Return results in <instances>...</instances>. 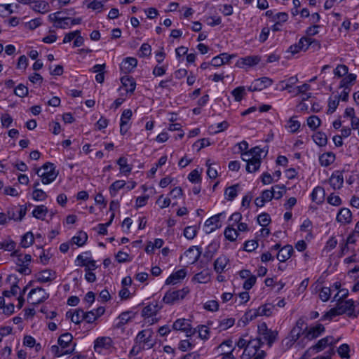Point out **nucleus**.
<instances>
[{"instance_id":"1","label":"nucleus","mask_w":359,"mask_h":359,"mask_svg":"<svg viewBox=\"0 0 359 359\" xmlns=\"http://www.w3.org/2000/svg\"><path fill=\"white\" fill-rule=\"evenodd\" d=\"M42 168L44 170V172L40 174L41 168H39L36 170V174L42 178L43 184H48L55 180L58 172L55 171V167L53 163H46L42 166Z\"/></svg>"},{"instance_id":"2","label":"nucleus","mask_w":359,"mask_h":359,"mask_svg":"<svg viewBox=\"0 0 359 359\" xmlns=\"http://www.w3.org/2000/svg\"><path fill=\"white\" fill-rule=\"evenodd\" d=\"M187 288H183L177 290H168L163 298V302L166 304H174L180 299H183L189 293Z\"/></svg>"},{"instance_id":"3","label":"nucleus","mask_w":359,"mask_h":359,"mask_svg":"<svg viewBox=\"0 0 359 359\" xmlns=\"http://www.w3.org/2000/svg\"><path fill=\"white\" fill-rule=\"evenodd\" d=\"M263 344L260 337L250 339L243 351V359H249L255 356Z\"/></svg>"},{"instance_id":"4","label":"nucleus","mask_w":359,"mask_h":359,"mask_svg":"<svg viewBox=\"0 0 359 359\" xmlns=\"http://www.w3.org/2000/svg\"><path fill=\"white\" fill-rule=\"evenodd\" d=\"M258 334L266 341L269 347L272 346L278 337V332L268 329L266 323H262L258 325Z\"/></svg>"},{"instance_id":"5","label":"nucleus","mask_w":359,"mask_h":359,"mask_svg":"<svg viewBox=\"0 0 359 359\" xmlns=\"http://www.w3.org/2000/svg\"><path fill=\"white\" fill-rule=\"evenodd\" d=\"M172 329L185 332L188 337L194 335L196 332V329H192L189 320L185 318L176 320L172 325Z\"/></svg>"},{"instance_id":"6","label":"nucleus","mask_w":359,"mask_h":359,"mask_svg":"<svg viewBox=\"0 0 359 359\" xmlns=\"http://www.w3.org/2000/svg\"><path fill=\"white\" fill-rule=\"evenodd\" d=\"M28 297L31 299L33 298L32 304L36 305L45 302L49 297V294H48L43 288L37 287L30 290L28 294Z\"/></svg>"},{"instance_id":"7","label":"nucleus","mask_w":359,"mask_h":359,"mask_svg":"<svg viewBox=\"0 0 359 359\" xmlns=\"http://www.w3.org/2000/svg\"><path fill=\"white\" fill-rule=\"evenodd\" d=\"M224 214V212H220L217 214L209 219H208L205 222V233H210L214 231L215 229L221 227L220 224V217Z\"/></svg>"},{"instance_id":"8","label":"nucleus","mask_w":359,"mask_h":359,"mask_svg":"<svg viewBox=\"0 0 359 359\" xmlns=\"http://www.w3.org/2000/svg\"><path fill=\"white\" fill-rule=\"evenodd\" d=\"M236 57L235 55H229L227 53H222L212 58L211 65L215 67H219L222 65H229L231 59Z\"/></svg>"},{"instance_id":"9","label":"nucleus","mask_w":359,"mask_h":359,"mask_svg":"<svg viewBox=\"0 0 359 359\" xmlns=\"http://www.w3.org/2000/svg\"><path fill=\"white\" fill-rule=\"evenodd\" d=\"M329 183L333 189H339L343 187L344 177L341 171L337 170L329 179Z\"/></svg>"},{"instance_id":"10","label":"nucleus","mask_w":359,"mask_h":359,"mask_svg":"<svg viewBox=\"0 0 359 359\" xmlns=\"http://www.w3.org/2000/svg\"><path fill=\"white\" fill-rule=\"evenodd\" d=\"M324 332L325 327L322 324H318L316 326L311 327L309 330L306 327L305 338L309 340H312L319 337Z\"/></svg>"},{"instance_id":"11","label":"nucleus","mask_w":359,"mask_h":359,"mask_svg":"<svg viewBox=\"0 0 359 359\" xmlns=\"http://www.w3.org/2000/svg\"><path fill=\"white\" fill-rule=\"evenodd\" d=\"M336 219L343 224H350L352 220V213L348 208H342L337 213Z\"/></svg>"},{"instance_id":"12","label":"nucleus","mask_w":359,"mask_h":359,"mask_svg":"<svg viewBox=\"0 0 359 359\" xmlns=\"http://www.w3.org/2000/svg\"><path fill=\"white\" fill-rule=\"evenodd\" d=\"M133 115L131 109H125L121 117L120 123V133L121 135H125L128 130V122Z\"/></svg>"},{"instance_id":"13","label":"nucleus","mask_w":359,"mask_h":359,"mask_svg":"<svg viewBox=\"0 0 359 359\" xmlns=\"http://www.w3.org/2000/svg\"><path fill=\"white\" fill-rule=\"evenodd\" d=\"M260 58L258 56L252 55L240 58L236 63V67H243V66H254L259 63Z\"/></svg>"},{"instance_id":"14","label":"nucleus","mask_w":359,"mask_h":359,"mask_svg":"<svg viewBox=\"0 0 359 359\" xmlns=\"http://www.w3.org/2000/svg\"><path fill=\"white\" fill-rule=\"evenodd\" d=\"M55 272L50 269H45L36 275V280L40 283L50 282L55 278Z\"/></svg>"},{"instance_id":"15","label":"nucleus","mask_w":359,"mask_h":359,"mask_svg":"<svg viewBox=\"0 0 359 359\" xmlns=\"http://www.w3.org/2000/svg\"><path fill=\"white\" fill-rule=\"evenodd\" d=\"M293 252L294 250L292 246L290 245H287L279 250L278 253L277 254L276 258L280 262H284L291 257Z\"/></svg>"},{"instance_id":"16","label":"nucleus","mask_w":359,"mask_h":359,"mask_svg":"<svg viewBox=\"0 0 359 359\" xmlns=\"http://www.w3.org/2000/svg\"><path fill=\"white\" fill-rule=\"evenodd\" d=\"M311 200L318 204H320L324 201L325 196V191L322 187L318 186L313 189L311 193Z\"/></svg>"},{"instance_id":"17","label":"nucleus","mask_w":359,"mask_h":359,"mask_svg":"<svg viewBox=\"0 0 359 359\" xmlns=\"http://www.w3.org/2000/svg\"><path fill=\"white\" fill-rule=\"evenodd\" d=\"M187 275L185 269H180L172 273L165 280L166 285L175 284L180 280L184 279Z\"/></svg>"},{"instance_id":"18","label":"nucleus","mask_w":359,"mask_h":359,"mask_svg":"<svg viewBox=\"0 0 359 359\" xmlns=\"http://www.w3.org/2000/svg\"><path fill=\"white\" fill-rule=\"evenodd\" d=\"M229 259L225 255H221L214 262V269L217 273H222L229 263Z\"/></svg>"},{"instance_id":"19","label":"nucleus","mask_w":359,"mask_h":359,"mask_svg":"<svg viewBox=\"0 0 359 359\" xmlns=\"http://www.w3.org/2000/svg\"><path fill=\"white\" fill-rule=\"evenodd\" d=\"M112 340L109 337H98L95 341L94 349L97 351L99 348H104L106 349L109 348L111 346Z\"/></svg>"},{"instance_id":"20","label":"nucleus","mask_w":359,"mask_h":359,"mask_svg":"<svg viewBox=\"0 0 359 359\" xmlns=\"http://www.w3.org/2000/svg\"><path fill=\"white\" fill-rule=\"evenodd\" d=\"M121 82L122 85L126 88L128 93H133L136 88V82L132 76H124L121 77Z\"/></svg>"},{"instance_id":"21","label":"nucleus","mask_w":359,"mask_h":359,"mask_svg":"<svg viewBox=\"0 0 359 359\" xmlns=\"http://www.w3.org/2000/svg\"><path fill=\"white\" fill-rule=\"evenodd\" d=\"M334 339L331 336H328L320 339L317 344L313 346L312 348L316 350L317 352L321 351L323 350L327 346L332 345L334 344Z\"/></svg>"},{"instance_id":"22","label":"nucleus","mask_w":359,"mask_h":359,"mask_svg":"<svg viewBox=\"0 0 359 359\" xmlns=\"http://www.w3.org/2000/svg\"><path fill=\"white\" fill-rule=\"evenodd\" d=\"M335 160V155L332 152L324 153L319 157V161L322 166L327 167Z\"/></svg>"},{"instance_id":"23","label":"nucleus","mask_w":359,"mask_h":359,"mask_svg":"<svg viewBox=\"0 0 359 359\" xmlns=\"http://www.w3.org/2000/svg\"><path fill=\"white\" fill-rule=\"evenodd\" d=\"M243 161H247L246 170L248 172H255L259 170L261 161L256 158H243Z\"/></svg>"},{"instance_id":"24","label":"nucleus","mask_w":359,"mask_h":359,"mask_svg":"<svg viewBox=\"0 0 359 359\" xmlns=\"http://www.w3.org/2000/svg\"><path fill=\"white\" fill-rule=\"evenodd\" d=\"M255 83V89H257L259 91L262 90L269 86H270L273 81L269 77H262L254 81Z\"/></svg>"},{"instance_id":"25","label":"nucleus","mask_w":359,"mask_h":359,"mask_svg":"<svg viewBox=\"0 0 359 359\" xmlns=\"http://www.w3.org/2000/svg\"><path fill=\"white\" fill-rule=\"evenodd\" d=\"M73 337L69 332L64 333L58 338L57 343L59 346L65 350L72 343Z\"/></svg>"},{"instance_id":"26","label":"nucleus","mask_w":359,"mask_h":359,"mask_svg":"<svg viewBox=\"0 0 359 359\" xmlns=\"http://www.w3.org/2000/svg\"><path fill=\"white\" fill-rule=\"evenodd\" d=\"M48 208L43 205H37L32 211V216L38 219L44 220V217L48 213Z\"/></svg>"},{"instance_id":"27","label":"nucleus","mask_w":359,"mask_h":359,"mask_svg":"<svg viewBox=\"0 0 359 359\" xmlns=\"http://www.w3.org/2000/svg\"><path fill=\"white\" fill-rule=\"evenodd\" d=\"M75 345L76 344H74V346L71 349H67V350H64L63 348H62L61 347L60 348L57 345H53L51 346L50 350H51V352L54 354V355L55 357H60L64 355H68V354L72 353L74 351Z\"/></svg>"},{"instance_id":"28","label":"nucleus","mask_w":359,"mask_h":359,"mask_svg":"<svg viewBox=\"0 0 359 359\" xmlns=\"http://www.w3.org/2000/svg\"><path fill=\"white\" fill-rule=\"evenodd\" d=\"M152 332L150 330H144L138 333L136 337L137 342L148 344L150 342Z\"/></svg>"},{"instance_id":"29","label":"nucleus","mask_w":359,"mask_h":359,"mask_svg":"<svg viewBox=\"0 0 359 359\" xmlns=\"http://www.w3.org/2000/svg\"><path fill=\"white\" fill-rule=\"evenodd\" d=\"M34 242V235L31 231L25 233L21 239L20 245L22 248H27L32 245Z\"/></svg>"},{"instance_id":"30","label":"nucleus","mask_w":359,"mask_h":359,"mask_svg":"<svg viewBox=\"0 0 359 359\" xmlns=\"http://www.w3.org/2000/svg\"><path fill=\"white\" fill-rule=\"evenodd\" d=\"M263 151V149H261L259 147H255L251 149L249 151L242 153V155L244 156L250 157V158H256L261 161V154Z\"/></svg>"},{"instance_id":"31","label":"nucleus","mask_w":359,"mask_h":359,"mask_svg":"<svg viewBox=\"0 0 359 359\" xmlns=\"http://www.w3.org/2000/svg\"><path fill=\"white\" fill-rule=\"evenodd\" d=\"M88 240V235L86 232L79 231L77 236H74L72 238L73 243L79 247L83 246Z\"/></svg>"},{"instance_id":"32","label":"nucleus","mask_w":359,"mask_h":359,"mask_svg":"<svg viewBox=\"0 0 359 359\" xmlns=\"http://www.w3.org/2000/svg\"><path fill=\"white\" fill-rule=\"evenodd\" d=\"M32 9L39 13H46L48 11V4L44 1H34L32 2Z\"/></svg>"},{"instance_id":"33","label":"nucleus","mask_w":359,"mask_h":359,"mask_svg":"<svg viewBox=\"0 0 359 359\" xmlns=\"http://www.w3.org/2000/svg\"><path fill=\"white\" fill-rule=\"evenodd\" d=\"M117 164L120 167L121 172L126 175L129 174L132 170L131 165L128 164L127 158L123 156L117 160Z\"/></svg>"},{"instance_id":"34","label":"nucleus","mask_w":359,"mask_h":359,"mask_svg":"<svg viewBox=\"0 0 359 359\" xmlns=\"http://www.w3.org/2000/svg\"><path fill=\"white\" fill-rule=\"evenodd\" d=\"M126 185V182L124 180H116L113 182L109 187V193L112 197H114L117 191L123 188Z\"/></svg>"},{"instance_id":"35","label":"nucleus","mask_w":359,"mask_h":359,"mask_svg":"<svg viewBox=\"0 0 359 359\" xmlns=\"http://www.w3.org/2000/svg\"><path fill=\"white\" fill-rule=\"evenodd\" d=\"M356 79V75L354 74H349L344 77L339 84L340 88L350 89L349 85L352 84Z\"/></svg>"},{"instance_id":"36","label":"nucleus","mask_w":359,"mask_h":359,"mask_svg":"<svg viewBox=\"0 0 359 359\" xmlns=\"http://www.w3.org/2000/svg\"><path fill=\"white\" fill-rule=\"evenodd\" d=\"M314 142L320 147L325 146L327 142V135L322 132H318L313 136Z\"/></svg>"},{"instance_id":"37","label":"nucleus","mask_w":359,"mask_h":359,"mask_svg":"<svg viewBox=\"0 0 359 359\" xmlns=\"http://www.w3.org/2000/svg\"><path fill=\"white\" fill-rule=\"evenodd\" d=\"M225 238L230 241H235L238 236L237 231L232 226H227L224 230Z\"/></svg>"},{"instance_id":"38","label":"nucleus","mask_w":359,"mask_h":359,"mask_svg":"<svg viewBox=\"0 0 359 359\" xmlns=\"http://www.w3.org/2000/svg\"><path fill=\"white\" fill-rule=\"evenodd\" d=\"M337 308H341L342 310H344V313H348L349 311H351L353 310V302L352 300H341L340 302H338L337 304Z\"/></svg>"},{"instance_id":"39","label":"nucleus","mask_w":359,"mask_h":359,"mask_svg":"<svg viewBox=\"0 0 359 359\" xmlns=\"http://www.w3.org/2000/svg\"><path fill=\"white\" fill-rule=\"evenodd\" d=\"M210 280V273L208 271H203L200 273H196L193 280L197 281L200 283H205Z\"/></svg>"},{"instance_id":"40","label":"nucleus","mask_w":359,"mask_h":359,"mask_svg":"<svg viewBox=\"0 0 359 359\" xmlns=\"http://www.w3.org/2000/svg\"><path fill=\"white\" fill-rule=\"evenodd\" d=\"M339 104V97H338V95H335L334 99L330 97L328 100V109L327 113L329 114H333L336 111Z\"/></svg>"},{"instance_id":"41","label":"nucleus","mask_w":359,"mask_h":359,"mask_svg":"<svg viewBox=\"0 0 359 359\" xmlns=\"http://www.w3.org/2000/svg\"><path fill=\"white\" fill-rule=\"evenodd\" d=\"M218 245L215 243H211L208 247L205 252L203 254L204 257L207 258L208 260H210L216 251L217 250Z\"/></svg>"},{"instance_id":"42","label":"nucleus","mask_w":359,"mask_h":359,"mask_svg":"<svg viewBox=\"0 0 359 359\" xmlns=\"http://www.w3.org/2000/svg\"><path fill=\"white\" fill-rule=\"evenodd\" d=\"M274 306L266 304L264 306L259 307L257 311H259V316H270L272 315Z\"/></svg>"},{"instance_id":"43","label":"nucleus","mask_w":359,"mask_h":359,"mask_svg":"<svg viewBox=\"0 0 359 359\" xmlns=\"http://www.w3.org/2000/svg\"><path fill=\"white\" fill-rule=\"evenodd\" d=\"M321 121L317 116L313 115L307 118V125L312 130L317 129Z\"/></svg>"},{"instance_id":"44","label":"nucleus","mask_w":359,"mask_h":359,"mask_svg":"<svg viewBox=\"0 0 359 359\" xmlns=\"http://www.w3.org/2000/svg\"><path fill=\"white\" fill-rule=\"evenodd\" d=\"M238 184H234L226 189L224 194L226 196L228 201H233L237 196V187Z\"/></svg>"},{"instance_id":"45","label":"nucleus","mask_w":359,"mask_h":359,"mask_svg":"<svg viewBox=\"0 0 359 359\" xmlns=\"http://www.w3.org/2000/svg\"><path fill=\"white\" fill-rule=\"evenodd\" d=\"M350 348L347 344H341L337 349V353L341 358H349Z\"/></svg>"},{"instance_id":"46","label":"nucleus","mask_w":359,"mask_h":359,"mask_svg":"<svg viewBox=\"0 0 359 359\" xmlns=\"http://www.w3.org/2000/svg\"><path fill=\"white\" fill-rule=\"evenodd\" d=\"M135 315V313H133V311H125L121 313L118 316V318L120 319V322L118 324H121L122 325H125L129 321V320L133 318Z\"/></svg>"},{"instance_id":"47","label":"nucleus","mask_w":359,"mask_h":359,"mask_svg":"<svg viewBox=\"0 0 359 359\" xmlns=\"http://www.w3.org/2000/svg\"><path fill=\"white\" fill-rule=\"evenodd\" d=\"M196 332H198V336L201 339L206 340L209 338L210 331L205 325H198Z\"/></svg>"},{"instance_id":"48","label":"nucleus","mask_w":359,"mask_h":359,"mask_svg":"<svg viewBox=\"0 0 359 359\" xmlns=\"http://www.w3.org/2000/svg\"><path fill=\"white\" fill-rule=\"evenodd\" d=\"M47 194L42 189H35L32 193V198L34 201H42L46 199Z\"/></svg>"},{"instance_id":"49","label":"nucleus","mask_w":359,"mask_h":359,"mask_svg":"<svg viewBox=\"0 0 359 359\" xmlns=\"http://www.w3.org/2000/svg\"><path fill=\"white\" fill-rule=\"evenodd\" d=\"M232 95L234 97V100L237 102L241 101L245 95V88L243 86H239L236 88L232 91Z\"/></svg>"},{"instance_id":"50","label":"nucleus","mask_w":359,"mask_h":359,"mask_svg":"<svg viewBox=\"0 0 359 359\" xmlns=\"http://www.w3.org/2000/svg\"><path fill=\"white\" fill-rule=\"evenodd\" d=\"M84 315V311L81 309H76L74 312H73V316H72V321L75 324H79L82 320H83V316Z\"/></svg>"},{"instance_id":"51","label":"nucleus","mask_w":359,"mask_h":359,"mask_svg":"<svg viewBox=\"0 0 359 359\" xmlns=\"http://www.w3.org/2000/svg\"><path fill=\"white\" fill-rule=\"evenodd\" d=\"M286 191V187L285 185H276L272 187L271 191L274 192L275 196L274 198L280 199L283 196L284 192Z\"/></svg>"},{"instance_id":"52","label":"nucleus","mask_w":359,"mask_h":359,"mask_svg":"<svg viewBox=\"0 0 359 359\" xmlns=\"http://www.w3.org/2000/svg\"><path fill=\"white\" fill-rule=\"evenodd\" d=\"M115 217V214L113 212L110 217V219L108 222L105 223V224H98V228H99V231H98V233L100 234V235H107V226H109V225H111L114 218Z\"/></svg>"},{"instance_id":"53","label":"nucleus","mask_w":359,"mask_h":359,"mask_svg":"<svg viewBox=\"0 0 359 359\" xmlns=\"http://www.w3.org/2000/svg\"><path fill=\"white\" fill-rule=\"evenodd\" d=\"M194 250H196L197 252L194 257L193 258V260L191 261V264H194L199 259L202 253L201 248L200 247L191 246L184 253L185 255L187 256L189 254L193 252Z\"/></svg>"},{"instance_id":"54","label":"nucleus","mask_w":359,"mask_h":359,"mask_svg":"<svg viewBox=\"0 0 359 359\" xmlns=\"http://www.w3.org/2000/svg\"><path fill=\"white\" fill-rule=\"evenodd\" d=\"M257 222L262 226H266L271 222L269 215L266 212L260 214L257 217Z\"/></svg>"},{"instance_id":"55","label":"nucleus","mask_w":359,"mask_h":359,"mask_svg":"<svg viewBox=\"0 0 359 359\" xmlns=\"http://www.w3.org/2000/svg\"><path fill=\"white\" fill-rule=\"evenodd\" d=\"M14 93L20 97H24L28 94V88L22 84H19L14 90Z\"/></svg>"},{"instance_id":"56","label":"nucleus","mask_w":359,"mask_h":359,"mask_svg":"<svg viewBox=\"0 0 359 359\" xmlns=\"http://www.w3.org/2000/svg\"><path fill=\"white\" fill-rule=\"evenodd\" d=\"M296 116H292L288 121V128L290 129L292 133H296L300 128V123L295 120Z\"/></svg>"},{"instance_id":"57","label":"nucleus","mask_w":359,"mask_h":359,"mask_svg":"<svg viewBox=\"0 0 359 359\" xmlns=\"http://www.w3.org/2000/svg\"><path fill=\"white\" fill-rule=\"evenodd\" d=\"M331 295V289L330 287H323L320 289V292L319 294L320 299L323 302H327L329 300Z\"/></svg>"},{"instance_id":"58","label":"nucleus","mask_w":359,"mask_h":359,"mask_svg":"<svg viewBox=\"0 0 359 359\" xmlns=\"http://www.w3.org/2000/svg\"><path fill=\"white\" fill-rule=\"evenodd\" d=\"M188 180L192 183H198L201 182V177L199 172L195 169L189 174Z\"/></svg>"},{"instance_id":"59","label":"nucleus","mask_w":359,"mask_h":359,"mask_svg":"<svg viewBox=\"0 0 359 359\" xmlns=\"http://www.w3.org/2000/svg\"><path fill=\"white\" fill-rule=\"evenodd\" d=\"M196 229L194 226H187L184 230V236L189 240L193 239L196 236Z\"/></svg>"},{"instance_id":"60","label":"nucleus","mask_w":359,"mask_h":359,"mask_svg":"<svg viewBox=\"0 0 359 359\" xmlns=\"http://www.w3.org/2000/svg\"><path fill=\"white\" fill-rule=\"evenodd\" d=\"M259 316V311L257 309L255 310H249L245 312L243 318L245 319V323H248L249 321L252 320L256 317Z\"/></svg>"},{"instance_id":"61","label":"nucleus","mask_w":359,"mask_h":359,"mask_svg":"<svg viewBox=\"0 0 359 359\" xmlns=\"http://www.w3.org/2000/svg\"><path fill=\"white\" fill-rule=\"evenodd\" d=\"M140 56L146 57L149 56L151 52V46L147 43H143L140 48Z\"/></svg>"},{"instance_id":"62","label":"nucleus","mask_w":359,"mask_h":359,"mask_svg":"<svg viewBox=\"0 0 359 359\" xmlns=\"http://www.w3.org/2000/svg\"><path fill=\"white\" fill-rule=\"evenodd\" d=\"M258 247L257 241L251 240L245 241L244 243V250L247 252H252Z\"/></svg>"},{"instance_id":"63","label":"nucleus","mask_w":359,"mask_h":359,"mask_svg":"<svg viewBox=\"0 0 359 359\" xmlns=\"http://www.w3.org/2000/svg\"><path fill=\"white\" fill-rule=\"evenodd\" d=\"M257 278L255 275L250 276L243 283V288L245 290H250L256 283Z\"/></svg>"},{"instance_id":"64","label":"nucleus","mask_w":359,"mask_h":359,"mask_svg":"<svg viewBox=\"0 0 359 359\" xmlns=\"http://www.w3.org/2000/svg\"><path fill=\"white\" fill-rule=\"evenodd\" d=\"M327 203L334 206H339L341 204V200L339 196L331 194L327 197Z\"/></svg>"}]
</instances>
